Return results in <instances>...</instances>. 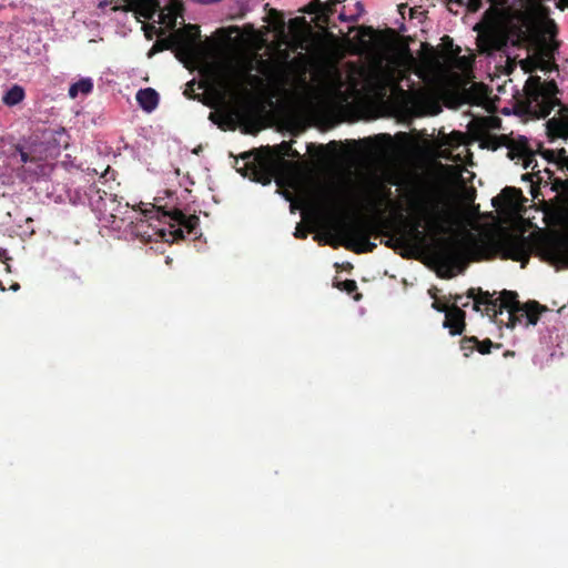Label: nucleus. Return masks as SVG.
<instances>
[{
  "label": "nucleus",
  "instance_id": "10",
  "mask_svg": "<svg viewBox=\"0 0 568 568\" xmlns=\"http://www.w3.org/2000/svg\"><path fill=\"white\" fill-rule=\"evenodd\" d=\"M436 256L438 262L443 265H454L462 261L463 258V252L460 250V244L458 241L455 240H443L440 241Z\"/></svg>",
  "mask_w": 568,
  "mask_h": 568
},
{
  "label": "nucleus",
  "instance_id": "2",
  "mask_svg": "<svg viewBox=\"0 0 568 568\" xmlns=\"http://www.w3.org/2000/svg\"><path fill=\"white\" fill-rule=\"evenodd\" d=\"M555 80L542 81L538 75H530L524 85L525 100L529 112L538 118H547L559 106L558 115L546 122V133L550 142L568 139V105L562 104Z\"/></svg>",
  "mask_w": 568,
  "mask_h": 568
},
{
  "label": "nucleus",
  "instance_id": "7",
  "mask_svg": "<svg viewBox=\"0 0 568 568\" xmlns=\"http://www.w3.org/2000/svg\"><path fill=\"white\" fill-rule=\"evenodd\" d=\"M416 207L429 231L435 234H446L450 231L453 213L448 209H440L437 203H430L424 199L416 202Z\"/></svg>",
  "mask_w": 568,
  "mask_h": 568
},
{
  "label": "nucleus",
  "instance_id": "29",
  "mask_svg": "<svg viewBox=\"0 0 568 568\" xmlns=\"http://www.w3.org/2000/svg\"><path fill=\"white\" fill-rule=\"evenodd\" d=\"M432 297L435 300L433 303H432V307L434 310H436L437 312H440V313H446L447 310H449V306L442 303L440 301H438L436 298V295L435 294H432Z\"/></svg>",
  "mask_w": 568,
  "mask_h": 568
},
{
  "label": "nucleus",
  "instance_id": "3",
  "mask_svg": "<svg viewBox=\"0 0 568 568\" xmlns=\"http://www.w3.org/2000/svg\"><path fill=\"white\" fill-rule=\"evenodd\" d=\"M467 298L474 300L473 310L479 312L484 306L485 314L496 318L504 311L508 314V327H515L518 324L526 326L536 325L540 314L546 308L536 301L520 303L516 292L504 290L497 300H493L487 291L481 288H469L466 293Z\"/></svg>",
  "mask_w": 568,
  "mask_h": 568
},
{
  "label": "nucleus",
  "instance_id": "4",
  "mask_svg": "<svg viewBox=\"0 0 568 568\" xmlns=\"http://www.w3.org/2000/svg\"><path fill=\"white\" fill-rule=\"evenodd\" d=\"M291 152V144L282 142L280 145L272 150L270 146L265 149H254L244 152L236 160V165L240 161L243 162L242 166H236L239 173L248 178L251 181L267 185L275 176L277 164L284 161Z\"/></svg>",
  "mask_w": 568,
  "mask_h": 568
},
{
  "label": "nucleus",
  "instance_id": "21",
  "mask_svg": "<svg viewBox=\"0 0 568 568\" xmlns=\"http://www.w3.org/2000/svg\"><path fill=\"white\" fill-rule=\"evenodd\" d=\"M392 80V74L383 70H376L375 82L376 90H385L387 83Z\"/></svg>",
  "mask_w": 568,
  "mask_h": 568
},
{
  "label": "nucleus",
  "instance_id": "30",
  "mask_svg": "<svg viewBox=\"0 0 568 568\" xmlns=\"http://www.w3.org/2000/svg\"><path fill=\"white\" fill-rule=\"evenodd\" d=\"M489 129H500L501 120L498 116H488L485 119Z\"/></svg>",
  "mask_w": 568,
  "mask_h": 568
},
{
  "label": "nucleus",
  "instance_id": "17",
  "mask_svg": "<svg viewBox=\"0 0 568 568\" xmlns=\"http://www.w3.org/2000/svg\"><path fill=\"white\" fill-rule=\"evenodd\" d=\"M131 10L150 19L159 8L158 0H125Z\"/></svg>",
  "mask_w": 568,
  "mask_h": 568
},
{
  "label": "nucleus",
  "instance_id": "40",
  "mask_svg": "<svg viewBox=\"0 0 568 568\" xmlns=\"http://www.w3.org/2000/svg\"><path fill=\"white\" fill-rule=\"evenodd\" d=\"M183 233H184V231L182 229H178L174 231V236L176 239H183L184 237Z\"/></svg>",
  "mask_w": 568,
  "mask_h": 568
},
{
  "label": "nucleus",
  "instance_id": "15",
  "mask_svg": "<svg viewBox=\"0 0 568 568\" xmlns=\"http://www.w3.org/2000/svg\"><path fill=\"white\" fill-rule=\"evenodd\" d=\"M237 112L235 111H216L211 112L209 119L221 130H234L236 125Z\"/></svg>",
  "mask_w": 568,
  "mask_h": 568
},
{
  "label": "nucleus",
  "instance_id": "6",
  "mask_svg": "<svg viewBox=\"0 0 568 568\" xmlns=\"http://www.w3.org/2000/svg\"><path fill=\"white\" fill-rule=\"evenodd\" d=\"M534 237V233L528 236L508 235L495 242L494 246L503 260L520 262L521 267H525L535 246Z\"/></svg>",
  "mask_w": 568,
  "mask_h": 568
},
{
  "label": "nucleus",
  "instance_id": "34",
  "mask_svg": "<svg viewBox=\"0 0 568 568\" xmlns=\"http://www.w3.org/2000/svg\"><path fill=\"white\" fill-rule=\"evenodd\" d=\"M517 194H520V190L516 189V187H511V186H507L503 190V195L504 196H507V195H517Z\"/></svg>",
  "mask_w": 568,
  "mask_h": 568
},
{
  "label": "nucleus",
  "instance_id": "49",
  "mask_svg": "<svg viewBox=\"0 0 568 568\" xmlns=\"http://www.w3.org/2000/svg\"><path fill=\"white\" fill-rule=\"evenodd\" d=\"M490 295H491V298L495 300L494 295H496V292H493V294H490Z\"/></svg>",
  "mask_w": 568,
  "mask_h": 568
},
{
  "label": "nucleus",
  "instance_id": "33",
  "mask_svg": "<svg viewBox=\"0 0 568 568\" xmlns=\"http://www.w3.org/2000/svg\"><path fill=\"white\" fill-rule=\"evenodd\" d=\"M450 297L453 298L454 301V304L453 305H457V303H460L462 304V308L463 307H467L469 305V302L466 301V302H463V295H459V294H456V295H450Z\"/></svg>",
  "mask_w": 568,
  "mask_h": 568
},
{
  "label": "nucleus",
  "instance_id": "18",
  "mask_svg": "<svg viewBox=\"0 0 568 568\" xmlns=\"http://www.w3.org/2000/svg\"><path fill=\"white\" fill-rule=\"evenodd\" d=\"M93 90V82L90 78H84L73 83L69 88V95L75 99L79 93L89 94Z\"/></svg>",
  "mask_w": 568,
  "mask_h": 568
},
{
  "label": "nucleus",
  "instance_id": "12",
  "mask_svg": "<svg viewBox=\"0 0 568 568\" xmlns=\"http://www.w3.org/2000/svg\"><path fill=\"white\" fill-rule=\"evenodd\" d=\"M500 344H495L490 338H485L479 341L476 336H464L460 339V349L464 353V356H470L474 351H477L481 355H487L491 353V348H500Z\"/></svg>",
  "mask_w": 568,
  "mask_h": 568
},
{
  "label": "nucleus",
  "instance_id": "48",
  "mask_svg": "<svg viewBox=\"0 0 568 568\" xmlns=\"http://www.w3.org/2000/svg\"><path fill=\"white\" fill-rule=\"evenodd\" d=\"M12 288H13V290H18V288H19V284H14V285L12 286Z\"/></svg>",
  "mask_w": 568,
  "mask_h": 568
},
{
  "label": "nucleus",
  "instance_id": "31",
  "mask_svg": "<svg viewBox=\"0 0 568 568\" xmlns=\"http://www.w3.org/2000/svg\"><path fill=\"white\" fill-rule=\"evenodd\" d=\"M162 20L168 27L173 29L176 24V13L162 14Z\"/></svg>",
  "mask_w": 568,
  "mask_h": 568
},
{
  "label": "nucleus",
  "instance_id": "50",
  "mask_svg": "<svg viewBox=\"0 0 568 568\" xmlns=\"http://www.w3.org/2000/svg\"><path fill=\"white\" fill-rule=\"evenodd\" d=\"M458 3H463V0H456Z\"/></svg>",
  "mask_w": 568,
  "mask_h": 568
},
{
  "label": "nucleus",
  "instance_id": "46",
  "mask_svg": "<svg viewBox=\"0 0 568 568\" xmlns=\"http://www.w3.org/2000/svg\"><path fill=\"white\" fill-rule=\"evenodd\" d=\"M559 2H560V3H564V4H565V7H568V0H560Z\"/></svg>",
  "mask_w": 568,
  "mask_h": 568
},
{
  "label": "nucleus",
  "instance_id": "24",
  "mask_svg": "<svg viewBox=\"0 0 568 568\" xmlns=\"http://www.w3.org/2000/svg\"><path fill=\"white\" fill-rule=\"evenodd\" d=\"M16 151L20 158L21 163H28V162L33 163L37 161V158L30 151L24 150V148H22V146L18 145L16 148Z\"/></svg>",
  "mask_w": 568,
  "mask_h": 568
},
{
  "label": "nucleus",
  "instance_id": "37",
  "mask_svg": "<svg viewBox=\"0 0 568 568\" xmlns=\"http://www.w3.org/2000/svg\"><path fill=\"white\" fill-rule=\"evenodd\" d=\"M443 41L445 42V44L447 45V50L452 49L453 48V40L452 38H449L448 36H445L443 38Z\"/></svg>",
  "mask_w": 568,
  "mask_h": 568
},
{
  "label": "nucleus",
  "instance_id": "26",
  "mask_svg": "<svg viewBox=\"0 0 568 568\" xmlns=\"http://www.w3.org/2000/svg\"><path fill=\"white\" fill-rule=\"evenodd\" d=\"M555 152H556V164L568 169V153H567L566 149L561 148V149L555 150Z\"/></svg>",
  "mask_w": 568,
  "mask_h": 568
},
{
  "label": "nucleus",
  "instance_id": "1",
  "mask_svg": "<svg viewBox=\"0 0 568 568\" xmlns=\"http://www.w3.org/2000/svg\"><path fill=\"white\" fill-rule=\"evenodd\" d=\"M507 2L508 0H467L469 12H477L485 3H490L481 21L474 27L479 53L493 55L495 52L505 51L509 44L520 48L527 43L528 33L525 26L501 19V9Z\"/></svg>",
  "mask_w": 568,
  "mask_h": 568
},
{
  "label": "nucleus",
  "instance_id": "47",
  "mask_svg": "<svg viewBox=\"0 0 568 568\" xmlns=\"http://www.w3.org/2000/svg\"><path fill=\"white\" fill-rule=\"evenodd\" d=\"M357 9H359L361 11H363V7H362L361 2H357Z\"/></svg>",
  "mask_w": 568,
  "mask_h": 568
},
{
  "label": "nucleus",
  "instance_id": "19",
  "mask_svg": "<svg viewBox=\"0 0 568 568\" xmlns=\"http://www.w3.org/2000/svg\"><path fill=\"white\" fill-rule=\"evenodd\" d=\"M24 99V90L20 85H13L9 89L2 98L6 105L12 106L20 103Z\"/></svg>",
  "mask_w": 568,
  "mask_h": 568
},
{
  "label": "nucleus",
  "instance_id": "38",
  "mask_svg": "<svg viewBox=\"0 0 568 568\" xmlns=\"http://www.w3.org/2000/svg\"><path fill=\"white\" fill-rule=\"evenodd\" d=\"M338 18L341 21H355L356 20V17L352 16L348 18L343 12L339 13Z\"/></svg>",
  "mask_w": 568,
  "mask_h": 568
},
{
  "label": "nucleus",
  "instance_id": "41",
  "mask_svg": "<svg viewBox=\"0 0 568 568\" xmlns=\"http://www.w3.org/2000/svg\"><path fill=\"white\" fill-rule=\"evenodd\" d=\"M242 75H243V77H245V78H247L251 82H252V81H256V80H258V78H257L256 75H252V74H250V73H244V74H242Z\"/></svg>",
  "mask_w": 568,
  "mask_h": 568
},
{
  "label": "nucleus",
  "instance_id": "32",
  "mask_svg": "<svg viewBox=\"0 0 568 568\" xmlns=\"http://www.w3.org/2000/svg\"><path fill=\"white\" fill-rule=\"evenodd\" d=\"M307 235H308V230L306 227H304L301 223L297 224L295 232H294V236L296 239L304 240L307 237Z\"/></svg>",
  "mask_w": 568,
  "mask_h": 568
},
{
  "label": "nucleus",
  "instance_id": "22",
  "mask_svg": "<svg viewBox=\"0 0 568 568\" xmlns=\"http://www.w3.org/2000/svg\"><path fill=\"white\" fill-rule=\"evenodd\" d=\"M341 2V0H327L325 3L323 2L322 7V19L327 21L328 18L335 13L336 6Z\"/></svg>",
  "mask_w": 568,
  "mask_h": 568
},
{
  "label": "nucleus",
  "instance_id": "28",
  "mask_svg": "<svg viewBox=\"0 0 568 568\" xmlns=\"http://www.w3.org/2000/svg\"><path fill=\"white\" fill-rule=\"evenodd\" d=\"M539 153L549 163H556V152H555V150L540 148Z\"/></svg>",
  "mask_w": 568,
  "mask_h": 568
},
{
  "label": "nucleus",
  "instance_id": "36",
  "mask_svg": "<svg viewBox=\"0 0 568 568\" xmlns=\"http://www.w3.org/2000/svg\"><path fill=\"white\" fill-rule=\"evenodd\" d=\"M373 28L372 27H362L361 28V34L362 37H371L373 34Z\"/></svg>",
  "mask_w": 568,
  "mask_h": 568
},
{
  "label": "nucleus",
  "instance_id": "20",
  "mask_svg": "<svg viewBox=\"0 0 568 568\" xmlns=\"http://www.w3.org/2000/svg\"><path fill=\"white\" fill-rule=\"evenodd\" d=\"M390 195H392V192L389 189L377 187L376 200L373 201V203H372V205L376 210V212H379V209L385 201L390 200Z\"/></svg>",
  "mask_w": 568,
  "mask_h": 568
},
{
  "label": "nucleus",
  "instance_id": "8",
  "mask_svg": "<svg viewBox=\"0 0 568 568\" xmlns=\"http://www.w3.org/2000/svg\"><path fill=\"white\" fill-rule=\"evenodd\" d=\"M200 38V28L195 24H187L169 37L156 41L154 48L159 50H175L184 55L192 54L195 42Z\"/></svg>",
  "mask_w": 568,
  "mask_h": 568
},
{
  "label": "nucleus",
  "instance_id": "42",
  "mask_svg": "<svg viewBox=\"0 0 568 568\" xmlns=\"http://www.w3.org/2000/svg\"><path fill=\"white\" fill-rule=\"evenodd\" d=\"M288 156H292V158H298V156H300V154H298V152H297L296 150H293V149L291 148V152H290V155H288Z\"/></svg>",
  "mask_w": 568,
  "mask_h": 568
},
{
  "label": "nucleus",
  "instance_id": "13",
  "mask_svg": "<svg viewBox=\"0 0 568 568\" xmlns=\"http://www.w3.org/2000/svg\"><path fill=\"white\" fill-rule=\"evenodd\" d=\"M164 215L170 216L172 221L182 226L187 234L196 235L200 224V219L195 214L185 215L181 210L174 209L172 211H162Z\"/></svg>",
  "mask_w": 568,
  "mask_h": 568
},
{
  "label": "nucleus",
  "instance_id": "5",
  "mask_svg": "<svg viewBox=\"0 0 568 568\" xmlns=\"http://www.w3.org/2000/svg\"><path fill=\"white\" fill-rule=\"evenodd\" d=\"M341 233L345 237L344 247L356 253H372L376 244L369 241L372 235L378 236L382 233V226L376 221L367 219H357L345 222L341 225Z\"/></svg>",
  "mask_w": 568,
  "mask_h": 568
},
{
  "label": "nucleus",
  "instance_id": "45",
  "mask_svg": "<svg viewBox=\"0 0 568 568\" xmlns=\"http://www.w3.org/2000/svg\"><path fill=\"white\" fill-rule=\"evenodd\" d=\"M539 174H540V171L534 172V175H536L538 178V180L540 181L541 178L539 176Z\"/></svg>",
  "mask_w": 568,
  "mask_h": 568
},
{
  "label": "nucleus",
  "instance_id": "23",
  "mask_svg": "<svg viewBox=\"0 0 568 568\" xmlns=\"http://www.w3.org/2000/svg\"><path fill=\"white\" fill-rule=\"evenodd\" d=\"M322 7L323 2L321 0H314L305 6V8L302 10L304 13L308 14H317L320 18H322Z\"/></svg>",
  "mask_w": 568,
  "mask_h": 568
},
{
  "label": "nucleus",
  "instance_id": "43",
  "mask_svg": "<svg viewBox=\"0 0 568 568\" xmlns=\"http://www.w3.org/2000/svg\"><path fill=\"white\" fill-rule=\"evenodd\" d=\"M504 356H514V352H511V351H506V352L504 353Z\"/></svg>",
  "mask_w": 568,
  "mask_h": 568
},
{
  "label": "nucleus",
  "instance_id": "25",
  "mask_svg": "<svg viewBox=\"0 0 568 568\" xmlns=\"http://www.w3.org/2000/svg\"><path fill=\"white\" fill-rule=\"evenodd\" d=\"M520 159L524 162L525 169H531L532 171H535V169L538 166L536 154L532 150L527 154V156H523Z\"/></svg>",
  "mask_w": 568,
  "mask_h": 568
},
{
  "label": "nucleus",
  "instance_id": "35",
  "mask_svg": "<svg viewBox=\"0 0 568 568\" xmlns=\"http://www.w3.org/2000/svg\"><path fill=\"white\" fill-rule=\"evenodd\" d=\"M331 203H332V206H333L334 209L339 207V205H341V199H339V195H338L337 193H333V194L331 195Z\"/></svg>",
  "mask_w": 568,
  "mask_h": 568
},
{
  "label": "nucleus",
  "instance_id": "14",
  "mask_svg": "<svg viewBox=\"0 0 568 568\" xmlns=\"http://www.w3.org/2000/svg\"><path fill=\"white\" fill-rule=\"evenodd\" d=\"M500 139L503 140V144L507 146L508 156L511 160L527 156V154L531 151L528 140L525 136L513 139L508 138L507 135H501Z\"/></svg>",
  "mask_w": 568,
  "mask_h": 568
},
{
  "label": "nucleus",
  "instance_id": "16",
  "mask_svg": "<svg viewBox=\"0 0 568 568\" xmlns=\"http://www.w3.org/2000/svg\"><path fill=\"white\" fill-rule=\"evenodd\" d=\"M135 98L139 105L146 112H152L159 104V93L152 88L139 90Z\"/></svg>",
  "mask_w": 568,
  "mask_h": 568
},
{
  "label": "nucleus",
  "instance_id": "39",
  "mask_svg": "<svg viewBox=\"0 0 568 568\" xmlns=\"http://www.w3.org/2000/svg\"><path fill=\"white\" fill-rule=\"evenodd\" d=\"M3 260H9V257L7 256V250L0 247V261H3Z\"/></svg>",
  "mask_w": 568,
  "mask_h": 568
},
{
  "label": "nucleus",
  "instance_id": "27",
  "mask_svg": "<svg viewBox=\"0 0 568 568\" xmlns=\"http://www.w3.org/2000/svg\"><path fill=\"white\" fill-rule=\"evenodd\" d=\"M341 288L348 294L354 293L357 290V283L354 280H345L341 282Z\"/></svg>",
  "mask_w": 568,
  "mask_h": 568
},
{
  "label": "nucleus",
  "instance_id": "11",
  "mask_svg": "<svg viewBox=\"0 0 568 568\" xmlns=\"http://www.w3.org/2000/svg\"><path fill=\"white\" fill-rule=\"evenodd\" d=\"M443 326L449 331V334L462 335L466 328V313L458 305H450L445 313Z\"/></svg>",
  "mask_w": 568,
  "mask_h": 568
},
{
  "label": "nucleus",
  "instance_id": "9",
  "mask_svg": "<svg viewBox=\"0 0 568 568\" xmlns=\"http://www.w3.org/2000/svg\"><path fill=\"white\" fill-rule=\"evenodd\" d=\"M422 226L420 221L415 222L408 230H400V234L397 237H390L384 242L387 247H404L409 246L412 244L420 243L424 241L425 235L419 230Z\"/></svg>",
  "mask_w": 568,
  "mask_h": 568
},
{
  "label": "nucleus",
  "instance_id": "44",
  "mask_svg": "<svg viewBox=\"0 0 568 568\" xmlns=\"http://www.w3.org/2000/svg\"><path fill=\"white\" fill-rule=\"evenodd\" d=\"M531 194H532V196H534L535 199L538 196V192H537V191H535V189H532V190H531Z\"/></svg>",
  "mask_w": 568,
  "mask_h": 568
}]
</instances>
